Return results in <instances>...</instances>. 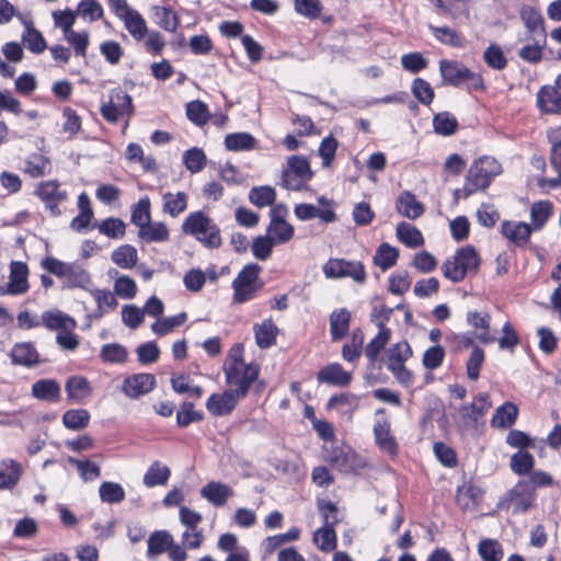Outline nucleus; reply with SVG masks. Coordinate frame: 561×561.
Here are the masks:
<instances>
[{"instance_id":"obj_22","label":"nucleus","mask_w":561,"mask_h":561,"mask_svg":"<svg viewBox=\"0 0 561 561\" xmlns=\"http://www.w3.org/2000/svg\"><path fill=\"white\" fill-rule=\"evenodd\" d=\"M319 382L345 387L352 381V374L344 370L341 364L333 363L323 367L317 375Z\"/></svg>"},{"instance_id":"obj_13","label":"nucleus","mask_w":561,"mask_h":561,"mask_svg":"<svg viewBox=\"0 0 561 561\" xmlns=\"http://www.w3.org/2000/svg\"><path fill=\"white\" fill-rule=\"evenodd\" d=\"M536 493L530 482L519 480L508 492L506 501L513 505L514 513H526L535 503Z\"/></svg>"},{"instance_id":"obj_39","label":"nucleus","mask_w":561,"mask_h":561,"mask_svg":"<svg viewBox=\"0 0 561 561\" xmlns=\"http://www.w3.org/2000/svg\"><path fill=\"white\" fill-rule=\"evenodd\" d=\"M32 394L43 401H58L60 386L55 379H41L33 383Z\"/></svg>"},{"instance_id":"obj_28","label":"nucleus","mask_w":561,"mask_h":561,"mask_svg":"<svg viewBox=\"0 0 561 561\" xmlns=\"http://www.w3.org/2000/svg\"><path fill=\"white\" fill-rule=\"evenodd\" d=\"M41 324L50 331L61 332L66 329H76L77 322L70 316L59 310H47L41 316Z\"/></svg>"},{"instance_id":"obj_29","label":"nucleus","mask_w":561,"mask_h":561,"mask_svg":"<svg viewBox=\"0 0 561 561\" xmlns=\"http://www.w3.org/2000/svg\"><path fill=\"white\" fill-rule=\"evenodd\" d=\"M502 233L516 245H525L530 238L531 228L526 222L504 221Z\"/></svg>"},{"instance_id":"obj_10","label":"nucleus","mask_w":561,"mask_h":561,"mask_svg":"<svg viewBox=\"0 0 561 561\" xmlns=\"http://www.w3.org/2000/svg\"><path fill=\"white\" fill-rule=\"evenodd\" d=\"M288 208L285 204H276L270 210V225L266 228V236L275 244H285L289 242L295 233L294 227L286 221Z\"/></svg>"},{"instance_id":"obj_54","label":"nucleus","mask_w":561,"mask_h":561,"mask_svg":"<svg viewBox=\"0 0 561 561\" xmlns=\"http://www.w3.org/2000/svg\"><path fill=\"white\" fill-rule=\"evenodd\" d=\"M91 284L90 274L76 263H71L68 274L65 279L67 288H87Z\"/></svg>"},{"instance_id":"obj_42","label":"nucleus","mask_w":561,"mask_h":561,"mask_svg":"<svg viewBox=\"0 0 561 561\" xmlns=\"http://www.w3.org/2000/svg\"><path fill=\"white\" fill-rule=\"evenodd\" d=\"M154 22L167 32L174 33L180 24L178 14L170 8L156 5L152 8Z\"/></svg>"},{"instance_id":"obj_27","label":"nucleus","mask_w":561,"mask_h":561,"mask_svg":"<svg viewBox=\"0 0 561 561\" xmlns=\"http://www.w3.org/2000/svg\"><path fill=\"white\" fill-rule=\"evenodd\" d=\"M295 216L302 221L319 218L323 222H333L336 220V214L332 208L320 209L312 204H297L294 208Z\"/></svg>"},{"instance_id":"obj_2","label":"nucleus","mask_w":561,"mask_h":561,"mask_svg":"<svg viewBox=\"0 0 561 561\" xmlns=\"http://www.w3.org/2000/svg\"><path fill=\"white\" fill-rule=\"evenodd\" d=\"M182 231L193 236L203 245L209 249H217L221 245L220 230L202 210L191 213L182 224Z\"/></svg>"},{"instance_id":"obj_21","label":"nucleus","mask_w":561,"mask_h":561,"mask_svg":"<svg viewBox=\"0 0 561 561\" xmlns=\"http://www.w3.org/2000/svg\"><path fill=\"white\" fill-rule=\"evenodd\" d=\"M201 496L211 505L221 507L233 496V490L225 483L210 481L201 489Z\"/></svg>"},{"instance_id":"obj_37","label":"nucleus","mask_w":561,"mask_h":561,"mask_svg":"<svg viewBox=\"0 0 561 561\" xmlns=\"http://www.w3.org/2000/svg\"><path fill=\"white\" fill-rule=\"evenodd\" d=\"M188 195L184 192H167L162 195V210L171 217H178L187 208Z\"/></svg>"},{"instance_id":"obj_1","label":"nucleus","mask_w":561,"mask_h":561,"mask_svg":"<svg viewBox=\"0 0 561 561\" xmlns=\"http://www.w3.org/2000/svg\"><path fill=\"white\" fill-rule=\"evenodd\" d=\"M501 172L502 167L493 157L484 156L477 159L467 172L462 187L463 197L488 188L492 180Z\"/></svg>"},{"instance_id":"obj_4","label":"nucleus","mask_w":561,"mask_h":561,"mask_svg":"<svg viewBox=\"0 0 561 561\" xmlns=\"http://www.w3.org/2000/svg\"><path fill=\"white\" fill-rule=\"evenodd\" d=\"M439 71L445 84L457 88L466 84L473 90L484 89L481 75L471 71L460 61L443 59L439 61Z\"/></svg>"},{"instance_id":"obj_8","label":"nucleus","mask_w":561,"mask_h":561,"mask_svg":"<svg viewBox=\"0 0 561 561\" xmlns=\"http://www.w3.org/2000/svg\"><path fill=\"white\" fill-rule=\"evenodd\" d=\"M261 270L257 264H248L241 270L232 282L234 302L242 304L252 299L262 288L263 285L259 278Z\"/></svg>"},{"instance_id":"obj_56","label":"nucleus","mask_w":561,"mask_h":561,"mask_svg":"<svg viewBox=\"0 0 561 561\" xmlns=\"http://www.w3.org/2000/svg\"><path fill=\"white\" fill-rule=\"evenodd\" d=\"M91 293L98 304V309L95 313L96 317H102L104 313L116 309V307L118 306V301L115 297V294H113L110 290L95 289Z\"/></svg>"},{"instance_id":"obj_50","label":"nucleus","mask_w":561,"mask_h":561,"mask_svg":"<svg viewBox=\"0 0 561 561\" xmlns=\"http://www.w3.org/2000/svg\"><path fill=\"white\" fill-rule=\"evenodd\" d=\"M21 476L20 465L15 461H2L0 463V489L13 488Z\"/></svg>"},{"instance_id":"obj_34","label":"nucleus","mask_w":561,"mask_h":561,"mask_svg":"<svg viewBox=\"0 0 561 561\" xmlns=\"http://www.w3.org/2000/svg\"><path fill=\"white\" fill-rule=\"evenodd\" d=\"M377 327L379 328L378 334L365 347V355L371 364L377 360L391 336V331L383 324V321L377 322Z\"/></svg>"},{"instance_id":"obj_57","label":"nucleus","mask_w":561,"mask_h":561,"mask_svg":"<svg viewBox=\"0 0 561 561\" xmlns=\"http://www.w3.org/2000/svg\"><path fill=\"white\" fill-rule=\"evenodd\" d=\"M434 130L443 136H449L456 133L458 122L454 115L448 112H442L433 118Z\"/></svg>"},{"instance_id":"obj_63","label":"nucleus","mask_w":561,"mask_h":561,"mask_svg":"<svg viewBox=\"0 0 561 561\" xmlns=\"http://www.w3.org/2000/svg\"><path fill=\"white\" fill-rule=\"evenodd\" d=\"M183 162L190 172L197 173L205 168L207 158L202 149L194 147L183 153Z\"/></svg>"},{"instance_id":"obj_52","label":"nucleus","mask_w":561,"mask_h":561,"mask_svg":"<svg viewBox=\"0 0 561 561\" xmlns=\"http://www.w3.org/2000/svg\"><path fill=\"white\" fill-rule=\"evenodd\" d=\"M336 541L334 527L322 526L313 534L314 545L323 552L333 551L336 548Z\"/></svg>"},{"instance_id":"obj_36","label":"nucleus","mask_w":561,"mask_h":561,"mask_svg":"<svg viewBox=\"0 0 561 561\" xmlns=\"http://www.w3.org/2000/svg\"><path fill=\"white\" fill-rule=\"evenodd\" d=\"M171 476V470L168 466L161 463L159 460L153 461L146 471L142 482L147 488H154L157 485H165Z\"/></svg>"},{"instance_id":"obj_48","label":"nucleus","mask_w":561,"mask_h":561,"mask_svg":"<svg viewBox=\"0 0 561 561\" xmlns=\"http://www.w3.org/2000/svg\"><path fill=\"white\" fill-rule=\"evenodd\" d=\"M90 422V413L85 409H71L64 413V425L72 431L85 428Z\"/></svg>"},{"instance_id":"obj_38","label":"nucleus","mask_w":561,"mask_h":561,"mask_svg":"<svg viewBox=\"0 0 561 561\" xmlns=\"http://www.w3.org/2000/svg\"><path fill=\"white\" fill-rule=\"evenodd\" d=\"M520 19L530 33L539 34L546 43L543 18L538 10L530 5H524L520 9Z\"/></svg>"},{"instance_id":"obj_7","label":"nucleus","mask_w":561,"mask_h":561,"mask_svg":"<svg viewBox=\"0 0 561 561\" xmlns=\"http://www.w3.org/2000/svg\"><path fill=\"white\" fill-rule=\"evenodd\" d=\"M412 355V348L407 341H400L387 351V368L403 386H410L413 382V375L405 367V362Z\"/></svg>"},{"instance_id":"obj_25","label":"nucleus","mask_w":561,"mask_h":561,"mask_svg":"<svg viewBox=\"0 0 561 561\" xmlns=\"http://www.w3.org/2000/svg\"><path fill=\"white\" fill-rule=\"evenodd\" d=\"M12 363L24 367H33L39 362V354L31 342L15 343L11 350Z\"/></svg>"},{"instance_id":"obj_53","label":"nucleus","mask_w":561,"mask_h":561,"mask_svg":"<svg viewBox=\"0 0 561 561\" xmlns=\"http://www.w3.org/2000/svg\"><path fill=\"white\" fill-rule=\"evenodd\" d=\"M535 466L534 456L524 450L515 453L510 460L512 471L518 476H525L531 472Z\"/></svg>"},{"instance_id":"obj_9","label":"nucleus","mask_w":561,"mask_h":561,"mask_svg":"<svg viewBox=\"0 0 561 561\" xmlns=\"http://www.w3.org/2000/svg\"><path fill=\"white\" fill-rule=\"evenodd\" d=\"M115 15L124 22L125 28L136 41H141L148 33L146 20L127 3L126 0H107Z\"/></svg>"},{"instance_id":"obj_26","label":"nucleus","mask_w":561,"mask_h":561,"mask_svg":"<svg viewBox=\"0 0 561 561\" xmlns=\"http://www.w3.org/2000/svg\"><path fill=\"white\" fill-rule=\"evenodd\" d=\"M65 390L68 396V400L73 402H83L92 394V387L89 380L83 376H71L65 383Z\"/></svg>"},{"instance_id":"obj_43","label":"nucleus","mask_w":561,"mask_h":561,"mask_svg":"<svg viewBox=\"0 0 561 561\" xmlns=\"http://www.w3.org/2000/svg\"><path fill=\"white\" fill-rule=\"evenodd\" d=\"M399 250L389 243H381L374 255V264L387 271L397 264Z\"/></svg>"},{"instance_id":"obj_61","label":"nucleus","mask_w":561,"mask_h":561,"mask_svg":"<svg viewBox=\"0 0 561 561\" xmlns=\"http://www.w3.org/2000/svg\"><path fill=\"white\" fill-rule=\"evenodd\" d=\"M186 116L195 125L203 126L209 119V111L204 102L195 100L186 104Z\"/></svg>"},{"instance_id":"obj_6","label":"nucleus","mask_w":561,"mask_h":561,"mask_svg":"<svg viewBox=\"0 0 561 561\" xmlns=\"http://www.w3.org/2000/svg\"><path fill=\"white\" fill-rule=\"evenodd\" d=\"M102 117L111 124H116L122 118H130L134 114L131 96L121 88L111 90L108 101L100 107Z\"/></svg>"},{"instance_id":"obj_24","label":"nucleus","mask_w":561,"mask_h":561,"mask_svg":"<svg viewBox=\"0 0 561 561\" xmlns=\"http://www.w3.org/2000/svg\"><path fill=\"white\" fill-rule=\"evenodd\" d=\"M352 314L346 308L335 309L329 317L330 334L333 342L343 340L350 330Z\"/></svg>"},{"instance_id":"obj_19","label":"nucleus","mask_w":561,"mask_h":561,"mask_svg":"<svg viewBox=\"0 0 561 561\" xmlns=\"http://www.w3.org/2000/svg\"><path fill=\"white\" fill-rule=\"evenodd\" d=\"M492 407L490 397L485 392L477 394L469 404H462L459 409L462 421L467 424L477 423Z\"/></svg>"},{"instance_id":"obj_16","label":"nucleus","mask_w":561,"mask_h":561,"mask_svg":"<svg viewBox=\"0 0 561 561\" xmlns=\"http://www.w3.org/2000/svg\"><path fill=\"white\" fill-rule=\"evenodd\" d=\"M325 459L334 469L343 473L352 472L358 466V457L348 446L333 447Z\"/></svg>"},{"instance_id":"obj_59","label":"nucleus","mask_w":561,"mask_h":561,"mask_svg":"<svg viewBox=\"0 0 561 561\" xmlns=\"http://www.w3.org/2000/svg\"><path fill=\"white\" fill-rule=\"evenodd\" d=\"M552 214V205L548 201L534 203L530 209L534 229H541Z\"/></svg>"},{"instance_id":"obj_35","label":"nucleus","mask_w":561,"mask_h":561,"mask_svg":"<svg viewBox=\"0 0 561 561\" xmlns=\"http://www.w3.org/2000/svg\"><path fill=\"white\" fill-rule=\"evenodd\" d=\"M138 237L147 243L167 242L170 239V233L165 224L150 221L138 230Z\"/></svg>"},{"instance_id":"obj_64","label":"nucleus","mask_w":561,"mask_h":561,"mask_svg":"<svg viewBox=\"0 0 561 561\" xmlns=\"http://www.w3.org/2000/svg\"><path fill=\"white\" fill-rule=\"evenodd\" d=\"M187 319V316L185 312H181L179 314L164 318L162 320L156 321L151 325V330L160 336L167 335L170 333L174 328L182 325Z\"/></svg>"},{"instance_id":"obj_30","label":"nucleus","mask_w":561,"mask_h":561,"mask_svg":"<svg viewBox=\"0 0 561 561\" xmlns=\"http://www.w3.org/2000/svg\"><path fill=\"white\" fill-rule=\"evenodd\" d=\"M27 276L28 268L25 263L20 261L11 262L9 276V284L12 289L11 291H15L16 295L25 294L30 288Z\"/></svg>"},{"instance_id":"obj_14","label":"nucleus","mask_w":561,"mask_h":561,"mask_svg":"<svg viewBox=\"0 0 561 561\" xmlns=\"http://www.w3.org/2000/svg\"><path fill=\"white\" fill-rule=\"evenodd\" d=\"M537 106L545 114L561 112V75L552 85H543L537 93Z\"/></svg>"},{"instance_id":"obj_49","label":"nucleus","mask_w":561,"mask_h":561,"mask_svg":"<svg viewBox=\"0 0 561 561\" xmlns=\"http://www.w3.org/2000/svg\"><path fill=\"white\" fill-rule=\"evenodd\" d=\"M173 543L172 536L165 530H157L148 538V550L147 554L159 556L168 550Z\"/></svg>"},{"instance_id":"obj_20","label":"nucleus","mask_w":561,"mask_h":561,"mask_svg":"<svg viewBox=\"0 0 561 561\" xmlns=\"http://www.w3.org/2000/svg\"><path fill=\"white\" fill-rule=\"evenodd\" d=\"M548 139L551 145L550 163L557 171L558 176L554 179L542 180L540 185L543 186L547 183L549 187L556 188L561 185V131L559 129L550 130Z\"/></svg>"},{"instance_id":"obj_55","label":"nucleus","mask_w":561,"mask_h":561,"mask_svg":"<svg viewBox=\"0 0 561 561\" xmlns=\"http://www.w3.org/2000/svg\"><path fill=\"white\" fill-rule=\"evenodd\" d=\"M100 499L104 503L115 504L125 500V491L119 483L103 482L99 489Z\"/></svg>"},{"instance_id":"obj_3","label":"nucleus","mask_w":561,"mask_h":561,"mask_svg":"<svg viewBox=\"0 0 561 561\" xmlns=\"http://www.w3.org/2000/svg\"><path fill=\"white\" fill-rule=\"evenodd\" d=\"M480 256L472 245L459 248L455 255L442 264L443 275L453 283H459L468 274H476L480 265Z\"/></svg>"},{"instance_id":"obj_60","label":"nucleus","mask_w":561,"mask_h":561,"mask_svg":"<svg viewBox=\"0 0 561 561\" xmlns=\"http://www.w3.org/2000/svg\"><path fill=\"white\" fill-rule=\"evenodd\" d=\"M203 419V412L195 410L194 404L187 401L181 404L180 410L176 413V424L179 427H187L190 424L199 422Z\"/></svg>"},{"instance_id":"obj_51","label":"nucleus","mask_w":561,"mask_h":561,"mask_svg":"<svg viewBox=\"0 0 561 561\" xmlns=\"http://www.w3.org/2000/svg\"><path fill=\"white\" fill-rule=\"evenodd\" d=\"M276 192L271 186H254L249 192V201L259 208L274 206Z\"/></svg>"},{"instance_id":"obj_5","label":"nucleus","mask_w":561,"mask_h":561,"mask_svg":"<svg viewBox=\"0 0 561 561\" xmlns=\"http://www.w3.org/2000/svg\"><path fill=\"white\" fill-rule=\"evenodd\" d=\"M224 371L229 390L243 399L252 383L257 379L260 367L253 363H239L225 365Z\"/></svg>"},{"instance_id":"obj_44","label":"nucleus","mask_w":561,"mask_h":561,"mask_svg":"<svg viewBox=\"0 0 561 561\" xmlns=\"http://www.w3.org/2000/svg\"><path fill=\"white\" fill-rule=\"evenodd\" d=\"M225 146L229 151H250L256 146V139L249 133L228 134Z\"/></svg>"},{"instance_id":"obj_23","label":"nucleus","mask_w":561,"mask_h":561,"mask_svg":"<svg viewBox=\"0 0 561 561\" xmlns=\"http://www.w3.org/2000/svg\"><path fill=\"white\" fill-rule=\"evenodd\" d=\"M467 322L477 330L476 337L482 344H491L495 341V336L490 331L491 317L488 312L469 311Z\"/></svg>"},{"instance_id":"obj_46","label":"nucleus","mask_w":561,"mask_h":561,"mask_svg":"<svg viewBox=\"0 0 561 561\" xmlns=\"http://www.w3.org/2000/svg\"><path fill=\"white\" fill-rule=\"evenodd\" d=\"M100 358L106 364H124L128 358V351L118 343L104 344L100 351Z\"/></svg>"},{"instance_id":"obj_11","label":"nucleus","mask_w":561,"mask_h":561,"mask_svg":"<svg viewBox=\"0 0 561 561\" xmlns=\"http://www.w3.org/2000/svg\"><path fill=\"white\" fill-rule=\"evenodd\" d=\"M323 273L328 278L350 277L358 284H364L367 278L365 266L360 261L345 259H330L323 265Z\"/></svg>"},{"instance_id":"obj_15","label":"nucleus","mask_w":561,"mask_h":561,"mask_svg":"<svg viewBox=\"0 0 561 561\" xmlns=\"http://www.w3.org/2000/svg\"><path fill=\"white\" fill-rule=\"evenodd\" d=\"M156 387V377L152 374L139 373L128 376L122 383V391L130 399H138L151 392Z\"/></svg>"},{"instance_id":"obj_40","label":"nucleus","mask_w":561,"mask_h":561,"mask_svg":"<svg viewBox=\"0 0 561 561\" xmlns=\"http://www.w3.org/2000/svg\"><path fill=\"white\" fill-rule=\"evenodd\" d=\"M78 208L80 210L79 215L76 216L71 222L70 227L71 229L76 231H82L91 222V219L93 218V210L91 207V202L89 196L85 193H81L78 197Z\"/></svg>"},{"instance_id":"obj_33","label":"nucleus","mask_w":561,"mask_h":561,"mask_svg":"<svg viewBox=\"0 0 561 561\" xmlns=\"http://www.w3.org/2000/svg\"><path fill=\"white\" fill-rule=\"evenodd\" d=\"M518 408L513 402H505L495 410L491 419V426L496 428H508L516 423Z\"/></svg>"},{"instance_id":"obj_12","label":"nucleus","mask_w":561,"mask_h":561,"mask_svg":"<svg viewBox=\"0 0 561 561\" xmlns=\"http://www.w3.org/2000/svg\"><path fill=\"white\" fill-rule=\"evenodd\" d=\"M36 196L45 204L46 209L51 216H60L61 210L59 204L68 198L67 191L60 187V183L56 180L41 182L35 191Z\"/></svg>"},{"instance_id":"obj_32","label":"nucleus","mask_w":561,"mask_h":561,"mask_svg":"<svg viewBox=\"0 0 561 561\" xmlns=\"http://www.w3.org/2000/svg\"><path fill=\"white\" fill-rule=\"evenodd\" d=\"M253 331L255 343L260 348H268L275 344L278 328L272 319H266L262 323H255Z\"/></svg>"},{"instance_id":"obj_18","label":"nucleus","mask_w":561,"mask_h":561,"mask_svg":"<svg viewBox=\"0 0 561 561\" xmlns=\"http://www.w3.org/2000/svg\"><path fill=\"white\" fill-rule=\"evenodd\" d=\"M377 415H381L374 425V435L377 445L389 454H396L397 443L390 434V422L386 416L385 409H379L376 412Z\"/></svg>"},{"instance_id":"obj_41","label":"nucleus","mask_w":561,"mask_h":561,"mask_svg":"<svg viewBox=\"0 0 561 561\" xmlns=\"http://www.w3.org/2000/svg\"><path fill=\"white\" fill-rule=\"evenodd\" d=\"M23 170L31 178L37 179L50 172V161L44 154L35 152L25 159Z\"/></svg>"},{"instance_id":"obj_62","label":"nucleus","mask_w":561,"mask_h":561,"mask_svg":"<svg viewBox=\"0 0 561 561\" xmlns=\"http://www.w3.org/2000/svg\"><path fill=\"white\" fill-rule=\"evenodd\" d=\"M150 199L149 197H144L138 201L137 204L134 205L131 209V222L137 226L139 229L151 221V213H150Z\"/></svg>"},{"instance_id":"obj_58","label":"nucleus","mask_w":561,"mask_h":561,"mask_svg":"<svg viewBox=\"0 0 561 561\" xmlns=\"http://www.w3.org/2000/svg\"><path fill=\"white\" fill-rule=\"evenodd\" d=\"M478 552L483 561H501L504 554L501 543L489 538L479 542Z\"/></svg>"},{"instance_id":"obj_17","label":"nucleus","mask_w":561,"mask_h":561,"mask_svg":"<svg viewBox=\"0 0 561 561\" xmlns=\"http://www.w3.org/2000/svg\"><path fill=\"white\" fill-rule=\"evenodd\" d=\"M241 399V397L227 389L221 394H211L206 402V408L210 414L224 416L230 414Z\"/></svg>"},{"instance_id":"obj_47","label":"nucleus","mask_w":561,"mask_h":561,"mask_svg":"<svg viewBox=\"0 0 561 561\" xmlns=\"http://www.w3.org/2000/svg\"><path fill=\"white\" fill-rule=\"evenodd\" d=\"M111 259L122 268H131L137 263L138 254L135 247L124 244L112 252Z\"/></svg>"},{"instance_id":"obj_45","label":"nucleus","mask_w":561,"mask_h":561,"mask_svg":"<svg viewBox=\"0 0 561 561\" xmlns=\"http://www.w3.org/2000/svg\"><path fill=\"white\" fill-rule=\"evenodd\" d=\"M397 237L408 248H419L424 244V238L421 231L404 221L397 226Z\"/></svg>"},{"instance_id":"obj_31","label":"nucleus","mask_w":561,"mask_h":561,"mask_svg":"<svg viewBox=\"0 0 561 561\" xmlns=\"http://www.w3.org/2000/svg\"><path fill=\"white\" fill-rule=\"evenodd\" d=\"M397 210L403 217L416 219L424 213V206L414 194L405 191L397 199Z\"/></svg>"}]
</instances>
